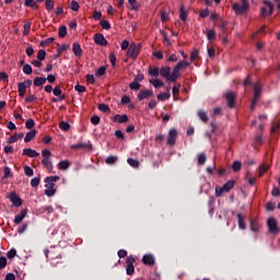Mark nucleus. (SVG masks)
Segmentation results:
<instances>
[{"label": "nucleus", "mask_w": 280, "mask_h": 280, "mask_svg": "<svg viewBox=\"0 0 280 280\" xmlns=\"http://www.w3.org/2000/svg\"><path fill=\"white\" fill-rule=\"evenodd\" d=\"M225 98H226L229 108H233V106H235V93L234 92H228L225 94Z\"/></svg>", "instance_id": "4468645a"}, {"label": "nucleus", "mask_w": 280, "mask_h": 280, "mask_svg": "<svg viewBox=\"0 0 280 280\" xmlns=\"http://www.w3.org/2000/svg\"><path fill=\"white\" fill-rule=\"evenodd\" d=\"M150 84H152L155 89H161V86H163V83L159 79L150 80Z\"/></svg>", "instance_id": "7c9ffc66"}, {"label": "nucleus", "mask_w": 280, "mask_h": 280, "mask_svg": "<svg viewBox=\"0 0 280 280\" xmlns=\"http://www.w3.org/2000/svg\"><path fill=\"white\" fill-rule=\"evenodd\" d=\"M179 19H182L184 22L187 21V12H185V7H180Z\"/></svg>", "instance_id": "de8ad7c7"}, {"label": "nucleus", "mask_w": 280, "mask_h": 280, "mask_svg": "<svg viewBox=\"0 0 280 280\" xmlns=\"http://www.w3.org/2000/svg\"><path fill=\"white\" fill-rule=\"evenodd\" d=\"M23 154L25 155V156H28L30 159H35V156H39V152H36V150H34V149H24L23 150Z\"/></svg>", "instance_id": "dca6fc26"}, {"label": "nucleus", "mask_w": 280, "mask_h": 280, "mask_svg": "<svg viewBox=\"0 0 280 280\" xmlns=\"http://www.w3.org/2000/svg\"><path fill=\"white\" fill-rule=\"evenodd\" d=\"M233 187H235V180H229L226 184L223 185V190L225 192H229L233 189Z\"/></svg>", "instance_id": "a878e982"}, {"label": "nucleus", "mask_w": 280, "mask_h": 280, "mask_svg": "<svg viewBox=\"0 0 280 280\" xmlns=\"http://www.w3.org/2000/svg\"><path fill=\"white\" fill-rule=\"evenodd\" d=\"M276 205H275V202H272V201H269L267 205H266V209H267V211H272L273 209H276Z\"/></svg>", "instance_id": "0e129e2a"}, {"label": "nucleus", "mask_w": 280, "mask_h": 280, "mask_svg": "<svg viewBox=\"0 0 280 280\" xmlns=\"http://www.w3.org/2000/svg\"><path fill=\"white\" fill-rule=\"evenodd\" d=\"M237 219H238L240 229H242V231H244L246 229V224L244 223V218L242 217V213L237 214Z\"/></svg>", "instance_id": "c85d7f7f"}, {"label": "nucleus", "mask_w": 280, "mask_h": 280, "mask_svg": "<svg viewBox=\"0 0 280 280\" xmlns=\"http://www.w3.org/2000/svg\"><path fill=\"white\" fill-rule=\"evenodd\" d=\"M45 82H47L46 78H35L33 84L34 86H43V84H45Z\"/></svg>", "instance_id": "bb28decb"}, {"label": "nucleus", "mask_w": 280, "mask_h": 280, "mask_svg": "<svg viewBox=\"0 0 280 280\" xmlns=\"http://www.w3.org/2000/svg\"><path fill=\"white\" fill-rule=\"evenodd\" d=\"M270 168L269 165H266L264 164L262 166H260V170H259V177L264 176V173L265 172H268V170Z\"/></svg>", "instance_id": "864d4df0"}, {"label": "nucleus", "mask_w": 280, "mask_h": 280, "mask_svg": "<svg viewBox=\"0 0 280 280\" xmlns=\"http://www.w3.org/2000/svg\"><path fill=\"white\" fill-rule=\"evenodd\" d=\"M232 168L234 172H240L242 170V162L240 161H235L233 164H232Z\"/></svg>", "instance_id": "4c0bfd02"}, {"label": "nucleus", "mask_w": 280, "mask_h": 280, "mask_svg": "<svg viewBox=\"0 0 280 280\" xmlns=\"http://www.w3.org/2000/svg\"><path fill=\"white\" fill-rule=\"evenodd\" d=\"M55 38L54 37H49L47 39H44L39 43L40 47H47V45H50V43H54Z\"/></svg>", "instance_id": "f704fd0d"}, {"label": "nucleus", "mask_w": 280, "mask_h": 280, "mask_svg": "<svg viewBox=\"0 0 280 280\" xmlns=\"http://www.w3.org/2000/svg\"><path fill=\"white\" fill-rule=\"evenodd\" d=\"M91 124H93V126H97V124H100V116H92Z\"/></svg>", "instance_id": "774afa93"}, {"label": "nucleus", "mask_w": 280, "mask_h": 280, "mask_svg": "<svg viewBox=\"0 0 280 280\" xmlns=\"http://www.w3.org/2000/svg\"><path fill=\"white\" fill-rule=\"evenodd\" d=\"M42 156H43V160H42V165H44V167H46V170L48 172H52L54 170V164H51V151H49L48 149H44L42 151Z\"/></svg>", "instance_id": "f03ea898"}, {"label": "nucleus", "mask_w": 280, "mask_h": 280, "mask_svg": "<svg viewBox=\"0 0 280 280\" xmlns=\"http://www.w3.org/2000/svg\"><path fill=\"white\" fill-rule=\"evenodd\" d=\"M59 128H60V130H65V131L67 132V130H69V128H71V125H69V124L66 122V121H61V122L59 124Z\"/></svg>", "instance_id": "37998d69"}, {"label": "nucleus", "mask_w": 280, "mask_h": 280, "mask_svg": "<svg viewBox=\"0 0 280 280\" xmlns=\"http://www.w3.org/2000/svg\"><path fill=\"white\" fill-rule=\"evenodd\" d=\"M94 43H96V45H100L101 47H106V45H108V42L106 40V37H104L103 34H96L94 36Z\"/></svg>", "instance_id": "9b49d317"}, {"label": "nucleus", "mask_w": 280, "mask_h": 280, "mask_svg": "<svg viewBox=\"0 0 280 280\" xmlns=\"http://www.w3.org/2000/svg\"><path fill=\"white\" fill-rule=\"evenodd\" d=\"M127 163L131 166V167H139V161L135 160V159H131L129 158L127 160Z\"/></svg>", "instance_id": "a19ab883"}, {"label": "nucleus", "mask_w": 280, "mask_h": 280, "mask_svg": "<svg viewBox=\"0 0 280 280\" xmlns=\"http://www.w3.org/2000/svg\"><path fill=\"white\" fill-rule=\"evenodd\" d=\"M259 97H261V83H256L254 85V98L252 102V110L255 108V105L259 102Z\"/></svg>", "instance_id": "423d86ee"}, {"label": "nucleus", "mask_w": 280, "mask_h": 280, "mask_svg": "<svg viewBox=\"0 0 280 280\" xmlns=\"http://www.w3.org/2000/svg\"><path fill=\"white\" fill-rule=\"evenodd\" d=\"M58 180H60L58 175L49 176L45 179V196L51 198V196L56 195V189L54 187H56L55 183H58Z\"/></svg>", "instance_id": "f257e3e1"}, {"label": "nucleus", "mask_w": 280, "mask_h": 280, "mask_svg": "<svg viewBox=\"0 0 280 280\" xmlns=\"http://www.w3.org/2000/svg\"><path fill=\"white\" fill-rule=\"evenodd\" d=\"M106 73V67H101L96 70L97 78H102Z\"/></svg>", "instance_id": "09e8293b"}, {"label": "nucleus", "mask_w": 280, "mask_h": 280, "mask_svg": "<svg viewBox=\"0 0 280 280\" xmlns=\"http://www.w3.org/2000/svg\"><path fill=\"white\" fill-rule=\"evenodd\" d=\"M198 58H200V51L198 49H195L190 55V60L194 61Z\"/></svg>", "instance_id": "a18cd8bd"}, {"label": "nucleus", "mask_w": 280, "mask_h": 280, "mask_svg": "<svg viewBox=\"0 0 280 280\" xmlns=\"http://www.w3.org/2000/svg\"><path fill=\"white\" fill-rule=\"evenodd\" d=\"M24 173L26 174V176H34V170H32V167L30 166L24 167Z\"/></svg>", "instance_id": "4d7b16f0"}, {"label": "nucleus", "mask_w": 280, "mask_h": 280, "mask_svg": "<svg viewBox=\"0 0 280 280\" xmlns=\"http://www.w3.org/2000/svg\"><path fill=\"white\" fill-rule=\"evenodd\" d=\"M141 49V45L131 43L127 50L128 58H132L133 60L139 56V50Z\"/></svg>", "instance_id": "39448f33"}, {"label": "nucleus", "mask_w": 280, "mask_h": 280, "mask_svg": "<svg viewBox=\"0 0 280 280\" xmlns=\"http://www.w3.org/2000/svg\"><path fill=\"white\" fill-rule=\"evenodd\" d=\"M25 215H27V210H22L19 214H16L14 218L15 224H21V222L25 220Z\"/></svg>", "instance_id": "f3484780"}, {"label": "nucleus", "mask_w": 280, "mask_h": 280, "mask_svg": "<svg viewBox=\"0 0 280 280\" xmlns=\"http://www.w3.org/2000/svg\"><path fill=\"white\" fill-rule=\"evenodd\" d=\"M116 162H117V156L115 155H109L105 159V163H107V165H113Z\"/></svg>", "instance_id": "2f4dec72"}, {"label": "nucleus", "mask_w": 280, "mask_h": 280, "mask_svg": "<svg viewBox=\"0 0 280 280\" xmlns=\"http://www.w3.org/2000/svg\"><path fill=\"white\" fill-rule=\"evenodd\" d=\"M176 137H178V131L176 129H171L168 132V145H174L176 143Z\"/></svg>", "instance_id": "f8f14e48"}, {"label": "nucleus", "mask_w": 280, "mask_h": 280, "mask_svg": "<svg viewBox=\"0 0 280 280\" xmlns=\"http://www.w3.org/2000/svg\"><path fill=\"white\" fill-rule=\"evenodd\" d=\"M31 185H32V187H36L37 185H40V178L39 177H34L31 180Z\"/></svg>", "instance_id": "052dcab7"}, {"label": "nucleus", "mask_w": 280, "mask_h": 280, "mask_svg": "<svg viewBox=\"0 0 280 280\" xmlns=\"http://www.w3.org/2000/svg\"><path fill=\"white\" fill-rule=\"evenodd\" d=\"M32 27V23L31 22H25L24 24V31H23V35L27 36L30 34V30Z\"/></svg>", "instance_id": "c9c22d12"}, {"label": "nucleus", "mask_w": 280, "mask_h": 280, "mask_svg": "<svg viewBox=\"0 0 280 280\" xmlns=\"http://www.w3.org/2000/svg\"><path fill=\"white\" fill-rule=\"evenodd\" d=\"M268 224V229L270 233H278L279 232V228H277V220L276 219H268L267 221Z\"/></svg>", "instance_id": "ddd939ff"}, {"label": "nucleus", "mask_w": 280, "mask_h": 280, "mask_svg": "<svg viewBox=\"0 0 280 280\" xmlns=\"http://www.w3.org/2000/svg\"><path fill=\"white\" fill-rule=\"evenodd\" d=\"M206 162H207V155H205V153H201L198 158V163L199 165H205Z\"/></svg>", "instance_id": "3c124183"}, {"label": "nucleus", "mask_w": 280, "mask_h": 280, "mask_svg": "<svg viewBox=\"0 0 280 280\" xmlns=\"http://www.w3.org/2000/svg\"><path fill=\"white\" fill-rule=\"evenodd\" d=\"M160 74L162 75V78L166 79V82H176V80H178V78L174 77V72H172V68L167 66L160 70Z\"/></svg>", "instance_id": "7ed1b4c3"}, {"label": "nucleus", "mask_w": 280, "mask_h": 280, "mask_svg": "<svg viewBox=\"0 0 280 280\" xmlns=\"http://www.w3.org/2000/svg\"><path fill=\"white\" fill-rule=\"evenodd\" d=\"M45 56H46V52H45V50H39L38 52H37V60H39V61H42V60H45Z\"/></svg>", "instance_id": "bf43d9fd"}, {"label": "nucleus", "mask_w": 280, "mask_h": 280, "mask_svg": "<svg viewBox=\"0 0 280 280\" xmlns=\"http://www.w3.org/2000/svg\"><path fill=\"white\" fill-rule=\"evenodd\" d=\"M8 266V259L5 257H0V270H3Z\"/></svg>", "instance_id": "8fccbe9b"}, {"label": "nucleus", "mask_w": 280, "mask_h": 280, "mask_svg": "<svg viewBox=\"0 0 280 280\" xmlns=\"http://www.w3.org/2000/svg\"><path fill=\"white\" fill-rule=\"evenodd\" d=\"M58 34L60 38H65V36H67V26L65 25L60 26Z\"/></svg>", "instance_id": "e433bc0d"}, {"label": "nucleus", "mask_w": 280, "mask_h": 280, "mask_svg": "<svg viewBox=\"0 0 280 280\" xmlns=\"http://www.w3.org/2000/svg\"><path fill=\"white\" fill-rule=\"evenodd\" d=\"M101 27H103V30H110V23L106 20H102Z\"/></svg>", "instance_id": "603ef678"}, {"label": "nucleus", "mask_w": 280, "mask_h": 280, "mask_svg": "<svg viewBox=\"0 0 280 280\" xmlns=\"http://www.w3.org/2000/svg\"><path fill=\"white\" fill-rule=\"evenodd\" d=\"M54 8V0H46V10L51 11Z\"/></svg>", "instance_id": "69168bd1"}, {"label": "nucleus", "mask_w": 280, "mask_h": 280, "mask_svg": "<svg viewBox=\"0 0 280 280\" xmlns=\"http://www.w3.org/2000/svg\"><path fill=\"white\" fill-rule=\"evenodd\" d=\"M98 110H101L102 113H110V107H108V105L106 104H100Z\"/></svg>", "instance_id": "ea45409f"}, {"label": "nucleus", "mask_w": 280, "mask_h": 280, "mask_svg": "<svg viewBox=\"0 0 280 280\" xmlns=\"http://www.w3.org/2000/svg\"><path fill=\"white\" fill-rule=\"evenodd\" d=\"M23 132L15 133L9 138L8 143H16L19 139H23Z\"/></svg>", "instance_id": "412c9836"}, {"label": "nucleus", "mask_w": 280, "mask_h": 280, "mask_svg": "<svg viewBox=\"0 0 280 280\" xmlns=\"http://www.w3.org/2000/svg\"><path fill=\"white\" fill-rule=\"evenodd\" d=\"M74 91H78V93H84V91H86V88L84 85H75L74 86Z\"/></svg>", "instance_id": "680f3d73"}, {"label": "nucleus", "mask_w": 280, "mask_h": 280, "mask_svg": "<svg viewBox=\"0 0 280 280\" xmlns=\"http://www.w3.org/2000/svg\"><path fill=\"white\" fill-rule=\"evenodd\" d=\"M142 262L145 266H154V256L152 254L144 255L142 257Z\"/></svg>", "instance_id": "2eb2a0df"}, {"label": "nucleus", "mask_w": 280, "mask_h": 280, "mask_svg": "<svg viewBox=\"0 0 280 280\" xmlns=\"http://www.w3.org/2000/svg\"><path fill=\"white\" fill-rule=\"evenodd\" d=\"M248 8V0H243L242 2L233 4L235 14H244V12H247Z\"/></svg>", "instance_id": "20e7f679"}, {"label": "nucleus", "mask_w": 280, "mask_h": 280, "mask_svg": "<svg viewBox=\"0 0 280 280\" xmlns=\"http://www.w3.org/2000/svg\"><path fill=\"white\" fill-rule=\"evenodd\" d=\"M170 97H171V95L167 92L161 93L158 95L159 102H165V100H170Z\"/></svg>", "instance_id": "473e14b6"}, {"label": "nucleus", "mask_w": 280, "mask_h": 280, "mask_svg": "<svg viewBox=\"0 0 280 280\" xmlns=\"http://www.w3.org/2000/svg\"><path fill=\"white\" fill-rule=\"evenodd\" d=\"M91 150V144L89 143H78V144H72L71 150Z\"/></svg>", "instance_id": "a211bd4d"}, {"label": "nucleus", "mask_w": 280, "mask_h": 280, "mask_svg": "<svg viewBox=\"0 0 280 280\" xmlns=\"http://www.w3.org/2000/svg\"><path fill=\"white\" fill-rule=\"evenodd\" d=\"M215 36H217V33L214 30L208 31V33H207L208 40H215Z\"/></svg>", "instance_id": "58836bf2"}, {"label": "nucleus", "mask_w": 280, "mask_h": 280, "mask_svg": "<svg viewBox=\"0 0 280 280\" xmlns=\"http://www.w3.org/2000/svg\"><path fill=\"white\" fill-rule=\"evenodd\" d=\"M264 4L266 7H262L260 9V14L261 16H268V14H272V10H275V5L272 4V2L268 1V0H265L264 1Z\"/></svg>", "instance_id": "0eeeda50"}, {"label": "nucleus", "mask_w": 280, "mask_h": 280, "mask_svg": "<svg viewBox=\"0 0 280 280\" xmlns=\"http://www.w3.org/2000/svg\"><path fill=\"white\" fill-rule=\"evenodd\" d=\"M72 51L74 56H78V57L82 56V47L80 46V44L74 43L72 46Z\"/></svg>", "instance_id": "4be33fe9"}, {"label": "nucleus", "mask_w": 280, "mask_h": 280, "mask_svg": "<svg viewBox=\"0 0 280 280\" xmlns=\"http://www.w3.org/2000/svg\"><path fill=\"white\" fill-rule=\"evenodd\" d=\"M26 89L27 88H25V84H21V83L18 84V91L20 93V97H23L25 95Z\"/></svg>", "instance_id": "72a5a7b5"}, {"label": "nucleus", "mask_w": 280, "mask_h": 280, "mask_svg": "<svg viewBox=\"0 0 280 280\" xmlns=\"http://www.w3.org/2000/svg\"><path fill=\"white\" fill-rule=\"evenodd\" d=\"M149 73L150 75H154L156 78V75H159V68H150Z\"/></svg>", "instance_id": "338daca9"}, {"label": "nucleus", "mask_w": 280, "mask_h": 280, "mask_svg": "<svg viewBox=\"0 0 280 280\" xmlns=\"http://www.w3.org/2000/svg\"><path fill=\"white\" fill-rule=\"evenodd\" d=\"M69 165H71V162H69L68 160L60 161L58 163V170H69Z\"/></svg>", "instance_id": "b1692460"}, {"label": "nucleus", "mask_w": 280, "mask_h": 280, "mask_svg": "<svg viewBox=\"0 0 280 280\" xmlns=\"http://www.w3.org/2000/svg\"><path fill=\"white\" fill-rule=\"evenodd\" d=\"M10 200L15 207H21L22 205L21 198H19L14 192L10 195Z\"/></svg>", "instance_id": "6ab92c4d"}, {"label": "nucleus", "mask_w": 280, "mask_h": 280, "mask_svg": "<svg viewBox=\"0 0 280 280\" xmlns=\"http://www.w3.org/2000/svg\"><path fill=\"white\" fill-rule=\"evenodd\" d=\"M130 46V42H128L127 39L122 40L120 48L122 49V51H126V49Z\"/></svg>", "instance_id": "e2e57ef3"}, {"label": "nucleus", "mask_w": 280, "mask_h": 280, "mask_svg": "<svg viewBox=\"0 0 280 280\" xmlns=\"http://www.w3.org/2000/svg\"><path fill=\"white\" fill-rule=\"evenodd\" d=\"M34 126H35L34 119L30 118L28 120H26L25 128H27V130H32Z\"/></svg>", "instance_id": "c03bdc74"}, {"label": "nucleus", "mask_w": 280, "mask_h": 280, "mask_svg": "<svg viewBox=\"0 0 280 280\" xmlns=\"http://www.w3.org/2000/svg\"><path fill=\"white\" fill-rule=\"evenodd\" d=\"M131 91H139L141 89V83L135 81L129 84Z\"/></svg>", "instance_id": "c756f323"}, {"label": "nucleus", "mask_w": 280, "mask_h": 280, "mask_svg": "<svg viewBox=\"0 0 280 280\" xmlns=\"http://www.w3.org/2000/svg\"><path fill=\"white\" fill-rule=\"evenodd\" d=\"M36 132H37L36 129L28 131L24 137L25 143H30V141H32V139H34V137H36Z\"/></svg>", "instance_id": "aec40b11"}, {"label": "nucleus", "mask_w": 280, "mask_h": 280, "mask_svg": "<svg viewBox=\"0 0 280 280\" xmlns=\"http://www.w3.org/2000/svg\"><path fill=\"white\" fill-rule=\"evenodd\" d=\"M198 117L199 119H201V121H203L205 124H207V121H209V115H207V112L205 110H199L198 112Z\"/></svg>", "instance_id": "393cba45"}, {"label": "nucleus", "mask_w": 280, "mask_h": 280, "mask_svg": "<svg viewBox=\"0 0 280 280\" xmlns=\"http://www.w3.org/2000/svg\"><path fill=\"white\" fill-rule=\"evenodd\" d=\"M152 95H154V92H152V90H141L138 93V100L140 102H143V100H150V97H152Z\"/></svg>", "instance_id": "9d476101"}, {"label": "nucleus", "mask_w": 280, "mask_h": 280, "mask_svg": "<svg viewBox=\"0 0 280 280\" xmlns=\"http://www.w3.org/2000/svg\"><path fill=\"white\" fill-rule=\"evenodd\" d=\"M36 3L38 2L34 0H25L24 5H26V8H36Z\"/></svg>", "instance_id": "49530a36"}, {"label": "nucleus", "mask_w": 280, "mask_h": 280, "mask_svg": "<svg viewBox=\"0 0 280 280\" xmlns=\"http://www.w3.org/2000/svg\"><path fill=\"white\" fill-rule=\"evenodd\" d=\"M23 73H25L26 75H32V66L30 65H24L23 66Z\"/></svg>", "instance_id": "79ce46f5"}, {"label": "nucleus", "mask_w": 280, "mask_h": 280, "mask_svg": "<svg viewBox=\"0 0 280 280\" xmlns=\"http://www.w3.org/2000/svg\"><path fill=\"white\" fill-rule=\"evenodd\" d=\"M126 272L127 275H133L135 273V258L132 256L127 257L126 259Z\"/></svg>", "instance_id": "1a4fd4ad"}, {"label": "nucleus", "mask_w": 280, "mask_h": 280, "mask_svg": "<svg viewBox=\"0 0 280 280\" xmlns=\"http://www.w3.org/2000/svg\"><path fill=\"white\" fill-rule=\"evenodd\" d=\"M70 10H72V12H78V10H80V3H78V1L72 0L69 4Z\"/></svg>", "instance_id": "cd10ccee"}, {"label": "nucleus", "mask_w": 280, "mask_h": 280, "mask_svg": "<svg viewBox=\"0 0 280 280\" xmlns=\"http://www.w3.org/2000/svg\"><path fill=\"white\" fill-rule=\"evenodd\" d=\"M224 192H225V190H224L223 186L215 188V196H217V198H220V196H222V194H224Z\"/></svg>", "instance_id": "13d9d810"}, {"label": "nucleus", "mask_w": 280, "mask_h": 280, "mask_svg": "<svg viewBox=\"0 0 280 280\" xmlns=\"http://www.w3.org/2000/svg\"><path fill=\"white\" fill-rule=\"evenodd\" d=\"M115 121H118V124H126L128 121V116L127 115H116L114 117Z\"/></svg>", "instance_id": "5701e85b"}, {"label": "nucleus", "mask_w": 280, "mask_h": 280, "mask_svg": "<svg viewBox=\"0 0 280 280\" xmlns=\"http://www.w3.org/2000/svg\"><path fill=\"white\" fill-rule=\"evenodd\" d=\"M187 67H189V62H188V61H186V60L179 61V62L175 66V68H174V70H173V78H178V75H180V69H185V68H187Z\"/></svg>", "instance_id": "6e6552de"}, {"label": "nucleus", "mask_w": 280, "mask_h": 280, "mask_svg": "<svg viewBox=\"0 0 280 280\" xmlns=\"http://www.w3.org/2000/svg\"><path fill=\"white\" fill-rule=\"evenodd\" d=\"M36 100H38V97H36V95L30 94V95L25 98V102H27L28 104H32V102H36Z\"/></svg>", "instance_id": "6e6d98bb"}, {"label": "nucleus", "mask_w": 280, "mask_h": 280, "mask_svg": "<svg viewBox=\"0 0 280 280\" xmlns=\"http://www.w3.org/2000/svg\"><path fill=\"white\" fill-rule=\"evenodd\" d=\"M7 257H8V259H14V257H16V249H10L7 253Z\"/></svg>", "instance_id": "5fc2aeb1"}]
</instances>
